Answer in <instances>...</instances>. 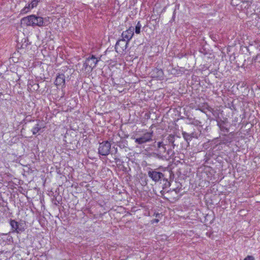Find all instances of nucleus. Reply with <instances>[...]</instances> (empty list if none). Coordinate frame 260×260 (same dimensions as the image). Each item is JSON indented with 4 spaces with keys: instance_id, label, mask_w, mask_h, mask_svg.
<instances>
[{
    "instance_id": "obj_15",
    "label": "nucleus",
    "mask_w": 260,
    "mask_h": 260,
    "mask_svg": "<svg viewBox=\"0 0 260 260\" xmlns=\"http://www.w3.org/2000/svg\"><path fill=\"white\" fill-rule=\"evenodd\" d=\"M217 125L221 131L229 132V129L225 126L226 121L222 120H217Z\"/></svg>"
},
{
    "instance_id": "obj_8",
    "label": "nucleus",
    "mask_w": 260,
    "mask_h": 260,
    "mask_svg": "<svg viewBox=\"0 0 260 260\" xmlns=\"http://www.w3.org/2000/svg\"><path fill=\"white\" fill-rule=\"evenodd\" d=\"M128 42L124 39L118 40L115 45V49L117 52H122L126 50L127 47Z\"/></svg>"
},
{
    "instance_id": "obj_30",
    "label": "nucleus",
    "mask_w": 260,
    "mask_h": 260,
    "mask_svg": "<svg viewBox=\"0 0 260 260\" xmlns=\"http://www.w3.org/2000/svg\"><path fill=\"white\" fill-rule=\"evenodd\" d=\"M31 87H34V89L35 90H38V89L39 88V84L37 83H35V84H33V85L31 86Z\"/></svg>"
},
{
    "instance_id": "obj_39",
    "label": "nucleus",
    "mask_w": 260,
    "mask_h": 260,
    "mask_svg": "<svg viewBox=\"0 0 260 260\" xmlns=\"http://www.w3.org/2000/svg\"><path fill=\"white\" fill-rule=\"evenodd\" d=\"M158 219H156V220H155V222H158Z\"/></svg>"
},
{
    "instance_id": "obj_31",
    "label": "nucleus",
    "mask_w": 260,
    "mask_h": 260,
    "mask_svg": "<svg viewBox=\"0 0 260 260\" xmlns=\"http://www.w3.org/2000/svg\"><path fill=\"white\" fill-rule=\"evenodd\" d=\"M53 204L56 206H57L60 203L59 201L57 200L56 198L53 199Z\"/></svg>"
},
{
    "instance_id": "obj_2",
    "label": "nucleus",
    "mask_w": 260,
    "mask_h": 260,
    "mask_svg": "<svg viewBox=\"0 0 260 260\" xmlns=\"http://www.w3.org/2000/svg\"><path fill=\"white\" fill-rule=\"evenodd\" d=\"M9 223L13 233L20 234L25 230V223L23 221H17L15 219H10Z\"/></svg>"
},
{
    "instance_id": "obj_14",
    "label": "nucleus",
    "mask_w": 260,
    "mask_h": 260,
    "mask_svg": "<svg viewBox=\"0 0 260 260\" xmlns=\"http://www.w3.org/2000/svg\"><path fill=\"white\" fill-rule=\"evenodd\" d=\"M87 60L89 61V63H92V65H91L92 69L96 67V64L99 61V60L98 59L93 55L90 56L88 58H87Z\"/></svg>"
},
{
    "instance_id": "obj_26",
    "label": "nucleus",
    "mask_w": 260,
    "mask_h": 260,
    "mask_svg": "<svg viewBox=\"0 0 260 260\" xmlns=\"http://www.w3.org/2000/svg\"><path fill=\"white\" fill-rule=\"evenodd\" d=\"M173 153V152L172 150L171 149H168L167 150H166V153L168 155L167 159H169L171 158V156L172 155Z\"/></svg>"
},
{
    "instance_id": "obj_33",
    "label": "nucleus",
    "mask_w": 260,
    "mask_h": 260,
    "mask_svg": "<svg viewBox=\"0 0 260 260\" xmlns=\"http://www.w3.org/2000/svg\"><path fill=\"white\" fill-rule=\"evenodd\" d=\"M173 190L175 191L176 193H177L179 192V189H178L177 188L174 189Z\"/></svg>"
},
{
    "instance_id": "obj_22",
    "label": "nucleus",
    "mask_w": 260,
    "mask_h": 260,
    "mask_svg": "<svg viewBox=\"0 0 260 260\" xmlns=\"http://www.w3.org/2000/svg\"><path fill=\"white\" fill-rule=\"evenodd\" d=\"M141 27L142 25L140 23V22L138 21L136 25L135 28H134V30L136 34H140Z\"/></svg>"
},
{
    "instance_id": "obj_7",
    "label": "nucleus",
    "mask_w": 260,
    "mask_h": 260,
    "mask_svg": "<svg viewBox=\"0 0 260 260\" xmlns=\"http://www.w3.org/2000/svg\"><path fill=\"white\" fill-rule=\"evenodd\" d=\"M193 130V131H192L191 129H188V132H182V136L186 142L190 141L193 138L197 139L200 135V134L196 132L194 129Z\"/></svg>"
},
{
    "instance_id": "obj_32",
    "label": "nucleus",
    "mask_w": 260,
    "mask_h": 260,
    "mask_svg": "<svg viewBox=\"0 0 260 260\" xmlns=\"http://www.w3.org/2000/svg\"><path fill=\"white\" fill-rule=\"evenodd\" d=\"M147 184V182L146 181V179H145L144 181H142V185L143 186H145Z\"/></svg>"
},
{
    "instance_id": "obj_23",
    "label": "nucleus",
    "mask_w": 260,
    "mask_h": 260,
    "mask_svg": "<svg viewBox=\"0 0 260 260\" xmlns=\"http://www.w3.org/2000/svg\"><path fill=\"white\" fill-rule=\"evenodd\" d=\"M256 62L260 63V54H257L252 59V64L255 65Z\"/></svg>"
},
{
    "instance_id": "obj_37",
    "label": "nucleus",
    "mask_w": 260,
    "mask_h": 260,
    "mask_svg": "<svg viewBox=\"0 0 260 260\" xmlns=\"http://www.w3.org/2000/svg\"><path fill=\"white\" fill-rule=\"evenodd\" d=\"M21 44V43H18L17 44V47H18V45H19V47H20V46H21V45H20V44Z\"/></svg>"
},
{
    "instance_id": "obj_19",
    "label": "nucleus",
    "mask_w": 260,
    "mask_h": 260,
    "mask_svg": "<svg viewBox=\"0 0 260 260\" xmlns=\"http://www.w3.org/2000/svg\"><path fill=\"white\" fill-rule=\"evenodd\" d=\"M162 181L163 182V189H166L171 186V182L170 181H168V179L166 177V176L164 177V179H162Z\"/></svg>"
},
{
    "instance_id": "obj_35",
    "label": "nucleus",
    "mask_w": 260,
    "mask_h": 260,
    "mask_svg": "<svg viewBox=\"0 0 260 260\" xmlns=\"http://www.w3.org/2000/svg\"><path fill=\"white\" fill-rule=\"evenodd\" d=\"M27 118H28V116L26 117V120L28 121H31L30 118H28V119H27Z\"/></svg>"
},
{
    "instance_id": "obj_5",
    "label": "nucleus",
    "mask_w": 260,
    "mask_h": 260,
    "mask_svg": "<svg viewBox=\"0 0 260 260\" xmlns=\"http://www.w3.org/2000/svg\"><path fill=\"white\" fill-rule=\"evenodd\" d=\"M111 147V143L108 141H103L102 143H100L98 149L99 153L102 155H108L110 153Z\"/></svg>"
},
{
    "instance_id": "obj_29",
    "label": "nucleus",
    "mask_w": 260,
    "mask_h": 260,
    "mask_svg": "<svg viewBox=\"0 0 260 260\" xmlns=\"http://www.w3.org/2000/svg\"><path fill=\"white\" fill-rule=\"evenodd\" d=\"M244 260H254V258L253 256L248 255L244 259Z\"/></svg>"
},
{
    "instance_id": "obj_12",
    "label": "nucleus",
    "mask_w": 260,
    "mask_h": 260,
    "mask_svg": "<svg viewBox=\"0 0 260 260\" xmlns=\"http://www.w3.org/2000/svg\"><path fill=\"white\" fill-rule=\"evenodd\" d=\"M152 75L153 78H155L158 80H162L164 77V72L161 69L155 68L152 71Z\"/></svg>"
},
{
    "instance_id": "obj_4",
    "label": "nucleus",
    "mask_w": 260,
    "mask_h": 260,
    "mask_svg": "<svg viewBox=\"0 0 260 260\" xmlns=\"http://www.w3.org/2000/svg\"><path fill=\"white\" fill-rule=\"evenodd\" d=\"M148 175L154 182H157L160 181V183H161L162 179H164V177L166 176L161 172L152 169H150L148 171Z\"/></svg>"
},
{
    "instance_id": "obj_34",
    "label": "nucleus",
    "mask_w": 260,
    "mask_h": 260,
    "mask_svg": "<svg viewBox=\"0 0 260 260\" xmlns=\"http://www.w3.org/2000/svg\"><path fill=\"white\" fill-rule=\"evenodd\" d=\"M115 162H116V163H117V162H118V161H120V159L117 158H115Z\"/></svg>"
},
{
    "instance_id": "obj_9",
    "label": "nucleus",
    "mask_w": 260,
    "mask_h": 260,
    "mask_svg": "<svg viewBox=\"0 0 260 260\" xmlns=\"http://www.w3.org/2000/svg\"><path fill=\"white\" fill-rule=\"evenodd\" d=\"M134 27L130 26L127 30L122 32L121 34L122 39L129 42L134 35Z\"/></svg>"
},
{
    "instance_id": "obj_25",
    "label": "nucleus",
    "mask_w": 260,
    "mask_h": 260,
    "mask_svg": "<svg viewBox=\"0 0 260 260\" xmlns=\"http://www.w3.org/2000/svg\"><path fill=\"white\" fill-rule=\"evenodd\" d=\"M43 24H44V26H47L49 23H50V22L49 21V18L47 17V18H43Z\"/></svg>"
},
{
    "instance_id": "obj_20",
    "label": "nucleus",
    "mask_w": 260,
    "mask_h": 260,
    "mask_svg": "<svg viewBox=\"0 0 260 260\" xmlns=\"http://www.w3.org/2000/svg\"><path fill=\"white\" fill-rule=\"evenodd\" d=\"M91 65H92V63H89V61H87L86 59L85 62L83 64V67L85 71H87L89 72V71H91L92 69L91 68Z\"/></svg>"
},
{
    "instance_id": "obj_38",
    "label": "nucleus",
    "mask_w": 260,
    "mask_h": 260,
    "mask_svg": "<svg viewBox=\"0 0 260 260\" xmlns=\"http://www.w3.org/2000/svg\"><path fill=\"white\" fill-rule=\"evenodd\" d=\"M37 3H39L41 0H35Z\"/></svg>"
},
{
    "instance_id": "obj_1",
    "label": "nucleus",
    "mask_w": 260,
    "mask_h": 260,
    "mask_svg": "<svg viewBox=\"0 0 260 260\" xmlns=\"http://www.w3.org/2000/svg\"><path fill=\"white\" fill-rule=\"evenodd\" d=\"M22 24L26 26H32L33 27L44 26V24H43V17L38 16L36 15H30L29 16L24 17L21 20Z\"/></svg>"
},
{
    "instance_id": "obj_6",
    "label": "nucleus",
    "mask_w": 260,
    "mask_h": 260,
    "mask_svg": "<svg viewBox=\"0 0 260 260\" xmlns=\"http://www.w3.org/2000/svg\"><path fill=\"white\" fill-rule=\"evenodd\" d=\"M153 134V131L146 132L141 137L136 138L135 139V142L138 144L141 145L150 142L152 140Z\"/></svg>"
},
{
    "instance_id": "obj_36",
    "label": "nucleus",
    "mask_w": 260,
    "mask_h": 260,
    "mask_svg": "<svg viewBox=\"0 0 260 260\" xmlns=\"http://www.w3.org/2000/svg\"><path fill=\"white\" fill-rule=\"evenodd\" d=\"M31 82H33V81H30V82L29 83V84H28V86L31 85V86L32 85V83H31Z\"/></svg>"
},
{
    "instance_id": "obj_28",
    "label": "nucleus",
    "mask_w": 260,
    "mask_h": 260,
    "mask_svg": "<svg viewBox=\"0 0 260 260\" xmlns=\"http://www.w3.org/2000/svg\"><path fill=\"white\" fill-rule=\"evenodd\" d=\"M165 190V189H163V190H161L160 193L161 194V197H162L163 198L166 199V198L164 196V195H165V194H166L167 193H169L170 190H168V191H167L166 192H165L166 191Z\"/></svg>"
},
{
    "instance_id": "obj_16",
    "label": "nucleus",
    "mask_w": 260,
    "mask_h": 260,
    "mask_svg": "<svg viewBox=\"0 0 260 260\" xmlns=\"http://www.w3.org/2000/svg\"><path fill=\"white\" fill-rule=\"evenodd\" d=\"M198 109L204 113H205V110H207L208 111L211 112L213 115H215V111L214 110V109H213L207 104H206V105L205 106H203L202 107L198 108Z\"/></svg>"
},
{
    "instance_id": "obj_3",
    "label": "nucleus",
    "mask_w": 260,
    "mask_h": 260,
    "mask_svg": "<svg viewBox=\"0 0 260 260\" xmlns=\"http://www.w3.org/2000/svg\"><path fill=\"white\" fill-rule=\"evenodd\" d=\"M166 149L165 145L162 142H158L157 144L156 152L154 153L153 155L158 158L167 160Z\"/></svg>"
},
{
    "instance_id": "obj_13",
    "label": "nucleus",
    "mask_w": 260,
    "mask_h": 260,
    "mask_svg": "<svg viewBox=\"0 0 260 260\" xmlns=\"http://www.w3.org/2000/svg\"><path fill=\"white\" fill-rule=\"evenodd\" d=\"M240 4V9L242 11H244L247 10L250 7L252 1H242ZM238 9H239V8Z\"/></svg>"
},
{
    "instance_id": "obj_18",
    "label": "nucleus",
    "mask_w": 260,
    "mask_h": 260,
    "mask_svg": "<svg viewBox=\"0 0 260 260\" xmlns=\"http://www.w3.org/2000/svg\"><path fill=\"white\" fill-rule=\"evenodd\" d=\"M175 136L174 135H169V136L167 137V141L168 142V143L169 144H171L173 148H174V147L176 146V144H175Z\"/></svg>"
},
{
    "instance_id": "obj_17",
    "label": "nucleus",
    "mask_w": 260,
    "mask_h": 260,
    "mask_svg": "<svg viewBox=\"0 0 260 260\" xmlns=\"http://www.w3.org/2000/svg\"><path fill=\"white\" fill-rule=\"evenodd\" d=\"M30 44L27 38H24L21 41V46L19 47V45H18V49H23L26 48L28 45Z\"/></svg>"
},
{
    "instance_id": "obj_27",
    "label": "nucleus",
    "mask_w": 260,
    "mask_h": 260,
    "mask_svg": "<svg viewBox=\"0 0 260 260\" xmlns=\"http://www.w3.org/2000/svg\"><path fill=\"white\" fill-rule=\"evenodd\" d=\"M38 3H37L35 0H32L30 4L29 5H30V7H31V8H34L37 6Z\"/></svg>"
},
{
    "instance_id": "obj_11",
    "label": "nucleus",
    "mask_w": 260,
    "mask_h": 260,
    "mask_svg": "<svg viewBox=\"0 0 260 260\" xmlns=\"http://www.w3.org/2000/svg\"><path fill=\"white\" fill-rule=\"evenodd\" d=\"M187 118L190 121L189 124L193 125L197 127L199 133L201 134V129L202 128V125H201V122L195 118H190L187 117Z\"/></svg>"
},
{
    "instance_id": "obj_24",
    "label": "nucleus",
    "mask_w": 260,
    "mask_h": 260,
    "mask_svg": "<svg viewBox=\"0 0 260 260\" xmlns=\"http://www.w3.org/2000/svg\"><path fill=\"white\" fill-rule=\"evenodd\" d=\"M30 9V5H28L27 6H25L23 9H22L21 11V14H25L28 12Z\"/></svg>"
},
{
    "instance_id": "obj_10",
    "label": "nucleus",
    "mask_w": 260,
    "mask_h": 260,
    "mask_svg": "<svg viewBox=\"0 0 260 260\" xmlns=\"http://www.w3.org/2000/svg\"><path fill=\"white\" fill-rule=\"evenodd\" d=\"M55 85L58 87L62 85V87H65V76L63 74H58L56 76L54 82Z\"/></svg>"
},
{
    "instance_id": "obj_21",
    "label": "nucleus",
    "mask_w": 260,
    "mask_h": 260,
    "mask_svg": "<svg viewBox=\"0 0 260 260\" xmlns=\"http://www.w3.org/2000/svg\"><path fill=\"white\" fill-rule=\"evenodd\" d=\"M41 127L40 126V124L39 123H38L36 126L32 128L31 132L33 134V135H36L41 129Z\"/></svg>"
}]
</instances>
